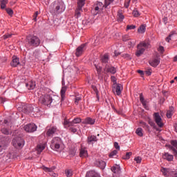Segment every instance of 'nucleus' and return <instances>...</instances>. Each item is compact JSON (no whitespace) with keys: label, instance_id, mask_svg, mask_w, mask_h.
I'll return each instance as SVG.
<instances>
[{"label":"nucleus","instance_id":"40","mask_svg":"<svg viewBox=\"0 0 177 177\" xmlns=\"http://www.w3.org/2000/svg\"><path fill=\"white\" fill-rule=\"evenodd\" d=\"M171 150H173V151H177V141L172 140L171 142Z\"/></svg>","mask_w":177,"mask_h":177},{"label":"nucleus","instance_id":"6","mask_svg":"<svg viewBox=\"0 0 177 177\" xmlns=\"http://www.w3.org/2000/svg\"><path fill=\"white\" fill-rule=\"evenodd\" d=\"M62 144V140L59 137L53 138L51 141L50 147L53 150L57 151L60 149V145Z\"/></svg>","mask_w":177,"mask_h":177},{"label":"nucleus","instance_id":"59","mask_svg":"<svg viewBox=\"0 0 177 177\" xmlns=\"http://www.w3.org/2000/svg\"><path fill=\"white\" fill-rule=\"evenodd\" d=\"M38 15H39V12L36 11L33 15V20H35V21H37V17H38Z\"/></svg>","mask_w":177,"mask_h":177},{"label":"nucleus","instance_id":"51","mask_svg":"<svg viewBox=\"0 0 177 177\" xmlns=\"http://www.w3.org/2000/svg\"><path fill=\"white\" fill-rule=\"evenodd\" d=\"M132 156V152H127L126 155L123 157L124 160H129Z\"/></svg>","mask_w":177,"mask_h":177},{"label":"nucleus","instance_id":"45","mask_svg":"<svg viewBox=\"0 0 177 177\" xmlns=\"http://www.w3.org/2000/svg\"><path fill=\"white\" fill-rule=\"evenodd\" d=\"M114 2V0H104V8L106 9V8L109 6L111 5Z\"/></svg>","mask_w":177,"mask_h":177},{"label":"nucleus","instance_id":"44","mask_svg":"<svg viewBox=\"0 0 177 177\" xmlns=\"http://www.w3.org/2000/svg\"><path fill=\"white\" fill-rule=\"evenodd\" d=\"M122 57H123V59H126V60H131L132 59V57L131 56V55H129L128 53L122 54Z\"/></svg>","mask_w":177,"mask_h":177},{"label":"nucleus","instance_id":"3","mask_svg":"<svg viewBox=\"0 0 177 177\" xmlns=\"http://www.w3.org/2000/svg\"><path fill=\"white\" fill-rule=\"evenodd\" d=\"M160 172L165 177H177V170L166 167H161Z\"/></svg>","mask_w":177,"mask_h":177},{"label":"nucleus","instance_id":"29","mask_svg":"<svg viewBox=\"0 0 177 177\" xmlns=\"http://www.w3.org/2000/svg\"><path fill=\"white\" fill-rule=\"evenodd\" d=\"M176 35H177V32L173 31L169 34V35L167 37H166L165 41L167 42H169V41H171V39H174V37H176Z\"/></svg>","mask_w":177,"mask_h":177},{"label":"nucleus","instance_id":"8","mask_svg":"<svg viewBox=\"0 0 177 177\" xmlns=\"http://www.w3.org/2000/svg\"><path fill=\"white\" fill-rule=\"evenodd\" d=\"M153 120L159 128L164 127V122H162V118L158 112L153 113Z\"/></svg>","mask_w":177,"mask_h":177},{"label":"nucleus","instance_id":"48","mask_svg":"<svg viewBox=\"0 0 177 177\" xmlns=\"http://www.w3.org/2000/svg\"><path fill=\"white\" fill-rule=\"evenodd\" d=\"M118 151L117 150H113V151H111L109 153V157L110 158H114V157H115V156H117Z\"/></svg>","mask_w":177,"mask_h":177},{"label":"nucleus","instance_id":"13","mask_svg":"<svg viewBox=\"0 0 177 177\" xmlns=\"http://www.w3.org/2000/svg\"><path fill=\"white\" fill-rule=\"evenodd\" d=\"M160 62H161V58H160V57H156L150 59L149 61V63L150 66H151V67H157V66L160 64Z\"/></svg>","mask_w":177,"mask_h":177},{"label":"nucleus","instance_id":"15","mask_svg":"<svg viewBox=\"0 0 177 177\" xmlns=\"http://www.w3.org/2000/svg\"><path fill=\"white\" fill-rule=\"evenodd\" d=\"M22 111L25 114H30V113H32L34 111V107L31 104H26L22 107Z\"/></svg>","mask_w":177,"mask_h":177},{"label":"nucleus","instance_id":"34","mask_svg":"<svg viewBox=\"0 0 177 177\" xmlns=\"http://www.w3.org/2000/svg\"><path fill=\"white\" fill-rule=\"evenodd\" d=\"M174 109L173 106L169 107V109L167 111V114H166L167 118H171V117H172V115H174Z\"/></svg>","mask_w":177,"mask_h":177},{"label":"nucleus","instance_id":"35","mask_svg":"<svg viewBox=\"0 0 177 177\" xmlns=\"http://www.w3.org/2000/svg\"><path fill=\"white\" fill-rule=\"evenodd\" d=\"M42 169H44L45 172H50L52 174V172H53V171L56 169V167H47L43 166Z\"/></svg>","mask_w":177,"mask_h":177},{"label":"nucleus","instance_id":"9","mask_svg":"<svg viewBox=\"0 0 177 177\" xmlns=\"http://www.w3.org/2000/svg\"><path fill=\"white\" fill-rule=\"evenodd\" d=\"M37 125H35L34 123L28 124L24 127V131L28 133L35 132V131H37Z\"/></svg>","mask_w":177,"mask_h":177},{"label":"nucleus","instance_id":"20","mask_svg":"<svg viewBox=\"0 0 177 177\" xmlns=\"http://www.w3.org/2000/svg\"><path fill=\"white\" fill-rule=\"evenodd\" d=\"M162 158L163 160H166V161H169V162L174 161V155H171L168 152H165L162 154Z\"/></svg>","mask_w":177,"mask_h":177},{"label":"nucleus","instance_id":"1","mask_svg":"<svg viewBox=\"0 0 177 177\" xmlns=\"http://www.w3.org/2000/svg\"><path fill=\"white\" fill-rule=\"evenodd\" d=\"M66 10V4L62 0H56L51 3V12L54 15H62Z\"/></svg>","mask_w":177,"mask_h":177},{"label":"nucleus","instance_id":"16","mask_svg":"<svg viewBox=\"0 0 177 177\" xmlns=\"http://www.w3.org/2000/svg\"><path fill=\"white\" fill-rule=\"evenodd\" d=\"M117 67L106 64L104 68V71H106V73H109L110 74H115V73H117Z\"/></svg>","mask_w":177,"mask_h":177},{"label":"nucleus","instance_id":"47","mask_svg":"<svg viewBox=\"0 0 177 177\" xmlns=\"http://www.w3.org/2000/svg\"><path fill=\"white\" fill-rule=\"evenodd\" d=\"M140 124L141 127H142V128H145V129H149V128H150L149 124H147V123H146L143 121H140Z\"/></svg>","mask_w":177,"mask_h":177},{"label":"nucleus","instance_id":"11","mask_svg":"<svg viewBox=\"0 0 177 177\" xmlns=\"http://www.w3.org/2000/svg\"><path fill=\"white\" fill-rule=\"evenodd\" d=\"M86 50V44H81L76 49L75 56H77V57H80V56H81V55H82V53H84V52H85Z\"/></svg>","mask_w":177,"mask_h":177},{"label":"nucleus","instance_id":"39","mask_svg":"<svg viewBox=\"0 0 177 177\" xmlns=\"http://www.w3.org/2000/svg\"><path fill=\"white\" fill-rule=\"evenodd\" d=\"M136 133L138 135V136L142 138V136H143V129H142L141 127H138L136 130Z\"/></svg>","mask_w":177,"mask_h":177},{"label":"nucleus","instance_id":"56","mask_svg":"<svg viewBox=\"0 0 177 177\" xmlns=\"http://www.w3.org/2000/svg\"><path fill=\"white\" fill-rule=\"evenodd\" d=\"M136 28V26L134 25H128L127 26V30H135Z\"/></svg>","mask_w":177,"mask_h":177},{"label":"nucleus","instance_id":"14","mask_svg":"<svg viewBox=\"0 0 177 177\" xmlns=\"http://www.w3.org/2000/svg\"><path fill=\"white\" fill-rule=\"evenodd\" d=\"M122 91V85L121 84H116L113 87V92L115 93L118 96L121 95V92Z\"/></svg>","mask_w":177,"mask_h":177},{"label":"nucleus","instance_id":"32","mask_svg":"<svg viewBox=\"0 0 177 177\" xmlns=\"http://www.w3.org/2000/svg\"><path fill=\"white\" fill-rule=\"evenodd\" d=\"M86 0H78L77 1V8L78 10H82V7L85 6Z\"/></svg>","mask_w":177,"mask_h":177},{"label":"nucleus","instance_id":"28","mask_svg":"<svg viewBox=\"0 0 177 177\" xmlns=\"http://www.w3.org/2000/svg\"><path fill=\"white\" fill-rule=\"evenodd\" d=\"M93 142H97V137H96V136H89L87 138V143L91 145V143Z\"/></svg>","mask_w":177,"mask_h":177},{"label":"nucleus","instance_id":"49","mask_svg":"<svg viewBox=\"0 0 177 177\" xmlns=\"http://www.w3.org/2000/svg\"><path fill=\"white\" fill-rule=\"evenodd\" d=\"M65 175L67 177H72L73 176V171L70 170V169L66 170L65 171Z\"/></svg>","mask_w":177,"mask_h":177},{"label":"nucleus","instance_id":"2","mask_svg":"<svg viewBox=\"0 0 177 177\" xmlns=\"http://www.w3.org/2000/svg\"><path fill=\"white\" fill-rule=\"evenodd\" d=\"M26 39L28 45H30V46H33V48H37L41 44V39H39V37L37 36L28 35L26 37Z\"/></svg>","mask_w":177,"mask_h":177},{"label":"nucleus","instance_id":"52","mask_svg":"<svg viewBox=\"0 0 177 177\" xmlns=\"http://www.w3.org/2000/svg\"><path fill=\"white\" fill-rule=\"evenodd\" d=\"M1 132L4 134V135H9L10 133V131H9V129H6V128H3L1 129Z\"/></svg>","mask_w":177,"mask_h":177},{"label":"nucleus","instance_id":"22","mask_svg":"<svg viewBox=\"0 0 177 177\" xmlns=\"http://www.w3.org/2000/svg\"><path fill=\"white\" fill-rule=\"evenodd\" d=\"M95 165L97 167H99L101 169H104L106 168V162L102 160H97L95 162Z\"/></svg>","mask_w":177,"mask_h":177},{"label":"nucleus","instance_id":"64","mask_svg":"<svg viewBox=\"0 0 177 177\" xmlns=\"http://www.w3.org/2000/svg\"><path fill=\"white\" fill-rule=\"evenodd\" d=\"M114 147L117 149V150H120V145H118V142H115L114 143Z\"/></svg>","mask_w":177,"mask_h":177},{"label":"nucleus","instance_id":"4","mask_svg":"<svg viewBox=\"0 0 177 177\" xmlns=\"http://www.w3.org/2000/svg\"><path fill=\"white\" fill-rule=\"evenodd\" d=\"M104 8V4L100 1H96L93 6V8L91 10V13H93V16H96L99 15L103 8Z\"/></svg>","mask_w":177,"mask_h":177},{"label":"nucleus","instance_id":"42","mask_svg":"<svg viewBox=\"0 0 177 177\" xmlns=\"http://www.w3.org/2000/svg\"><path fill=\"white\" fill-rule=\"evenodd\" d=\"M67 91V88L66 86H62L60 93L62 99H64V96L66 95V91Z\"/></svg>","mask_w":177,"mask_h":177},{"label":"nucleus","instance_id":"53","mask_svg":"<svg viewBox=\"0 0 177 177\" xmlns=\"http://www.w3.org/2000/svg\"><path fill=\"white\" fill-rule=\"evenodd\" d=\"M81 10H78V8H77L75 11V17H77V19L81 17Z\"/></svg>","mask_w":177,"mask_h":177},{"label":"nucleus","instance_id":"37","mask_svg":"<svg viewBox=\"0 0 177 177\" xmlns=\"http://www.w3.org/2000/svg\"><path fill=\"white\" fill-rule=\"evenodd\" d=\"M145 32L146 26L145 25H141L138 29V32H139V34H145Z\"/></svg>","mask_w":177,"mask_h":177},{"label":"nucleus","instance_id":"55","mask_svg":"<svg viewBox=\"0 0 177 177\" xmlns=\"http://www.w3.org/2000/svg\"><path fill=\"white\" fill-rule=\"evenodd\" d=\"M6 10L9 16H13V10L11 8H6Z\"/></svg>","mask_w":177,"mask_h":177},{"label":"nucleus","instance_id":"24","mask_svg":"<svg viewBox=\"0 0 177 177\" xmlns=\"http://www.w3.org/2000/svg\"><path fill=\"white\" fill-rule=\"evenodd\" d=\"M138 46V48H144L145 50H146V49H149V48H150V43L144 41L140 42Z\"/></svg>","mask_w":177,"mask_h":177},{"label":"nucleus","instance_id":"30","mask_svg":"<svg viewBox=\"0 0 177 177\" xmlns=\"http://www.w3.org/2000/svg\"><path fill=\"white\" fill-rule=\"evenodd\" d=\"M46 145L45 144H39L37 147V151L38 154H41L44 150H45Z\"/></svg>","mask_w":177,"mask_h":177},{"label":"nucleus","instance_id":"21","mask_svg":"<svg viewBox=\"0 0 177 177\" xmlns=\"http://www.w3.org/2000/svg\"><path fill=\"white\" fill-rule=\"evenodd\" d=\"M101 62L102 64H107L110 62V55L109 54H104L100 57Z\"/></svg>","mask_w":177,"mask_h":177},{"label":"nucleus","instance_id":"18","mask_svg":"<svg viewBox=\"0 0 177 177\" xmlns=\"http://www.w3.org/2000/svg\"><path fill=\"white\" fill-rule=\"evenodd\" d=\"M20 64V59L16 55L12 56V62H10L11 67H17Z\"/></svg>","mask_w":177,"mask_h":177},{"label":"nucleus","instance_id":"36","mask_svg":"<svg viewBox=\"0 0 177 177\" xmlns=\"http://www.w3.org/2000/svg\"><path fill=\"white\" fill-rule=\"evenodd\" d=\"M64 128L68 129L69 132H71L72 133H75V132H77V129L74 127V125L64 127Z\"/></svg>","mask_w":177,"mask_h":177},{"label":"nucleus","instance_id":"41","mask_svg":"<svg viewBox=\"0 0 177 177\" xmlns=\"http://www.w3.org/2000/svg\"><path fill=\"white\" fill-rule=\"evenodd\" d=\"M136 44V40L133 39H129V42H128V45L129 46V48H133V46H135Z\"/></svg>","mask_w":177,"mask_h":177},{"label":"nucleus","instance_id":"58","mask_svg":"<svg viewBox=\"0 0 177 177\" xmlns=\"http://www.w3.org/2000/svg\"><path fill=\"white\" fill-rule=\"evenodd\" d=\"M129 3H131V0H128L127 1L124 2V8L128 9L129 8Z\"/></svg>","mask_w":177,"mask_h":177},{"label":"nucleus","instance_id":"12","mask_svg":"<svg viewBox=\"0 0 177 177\" xmlns=\"http://www.w3.org/2000/svg\"><path fill=\"white\" fill-rule=\"evenodd\" d=\"M59 103H60V97L57 95H51V99L50 100V106H57Z\"/></svg>","mask_w":177,"mask_h":177},{"label":"nucleus","instance_id":"54","mask_svg":"<svg viewBox=\"0 0 177 177\" xmlns=\"http://www.w3.org/2000/svg\"><path fill=\"white\" fill-rule=\"evenodd\" d=\"M134 161L137 162V164H140L142 162V157L140 156H137L134 158Z\"/></svg>","mask_w":177,"mask_h":177},{"label":"nucleus","instance_id":"61","mask_svg":"<svg viewBox=\"0 0 177 177\" xmlns=\"http://www.w3.org/2000/svg\"><path fill=\"white\" fill-rule=\"evenodd\" d=\"M123 41H129V36H128V35H126L124 36H123L122 38Z\"/></svg>","mask_w":177,"mask_h":177},{"label":"nucleus","instance_id":"63","mask_svg":"<svg viewBox=\"0 0 177 177\" xmlns=\"http://www.w3.org/2000/svg\"><path fill=\"white\" fill-rule=\"evenodd\" d=\"M158 52H160V53H162L164 52V47L160 46H159V48H158Z\"/></svg>","mask_w":177,"mask_h":177},{"label":"nucleus","instance_id":"17","mask_svg":"<svg viewBox=\"0 0 177 177\" xmlns=\"http://www.w3.org/2000/svg\"><path fill=\"white\" fill-rule=\"evenodd\" d=\"M57 132V127L53 126L47 129L46 136L52 138Z\"/></svg>","mask_w":177,"mask_h":177},{"label":"nucleus","instance_id":"33","mask_svg":"<svg viewBox=\"0 0 177 177\" xmlns=\"http://www.w3.org/2000/svg\"><path fill=\"white\" fill-rule=\"evenodd\" d=\"M140 102L142 103V106L146 109V110H148L147 104H146V100H145V97H143V95L142 94L140 95Z\"/></svg>","mask_w":177,"mask_h":177},{"label":"nucleus","instance_id":"10","mask_svg":"<svg viewBox=\"0 0 177 177\" xmlns=\"http://www.w3.org/2000/svg\"><path fill=\"white\" fill-rule=\"evenodd\" d=\"M80 122H81V118H76L71 122H70V120H68L67 119H64V127H71L75 124H80Z\"/></svg>","mask_w":177,"mask_h":177},{"label":"nucleus","instance_id":"43","mask_svg":"<svg viewBox=\"0 0 177 177\" xmlns=\"http://www.w3.org/2000/svg\"><path fill=\"white\" fill-rule=\"evenodd\" d=\"M8 0H0L1 8L5 9V8H6V4L8 3Z\"/></svg>","mask_w":177,"mask_h":177},{"label":"nucleus","instance_id":"23","mask_svg":"<svg viewBox=\"0 0 177 177\" xmlns=\"http://www.w3.org/2000/svg\"><path fill=\"white\" fill-rule=\"evenodd\" d=\"M88 150L86 149V148H81L80 149V156L82 158H86V157H88Z\"/></svg>","mask_w":177,"mask_h":177},{"label":"nucleus","instance_id":"26","mask_svg":"<svg viewBox=\"0 0 177 177\" xmlns=\"http://www.w3.org/2000/svg\"><path fill=\"white\" fill-rule=\"evenodd\" d=\"M93 64L96 69L97 74L98 75H100V74H102V66H100V64L99 63H97V61H96V60L93 62Z\"/></svg>","mask_w":177,"mask_h":177},{"label":"nucleus","instance_id":"38","mask_svg":"<svg viewBox=\"0 0 177 177\" xmlns=\"http://www.w3.org/2000/svg\"><path fill=\"white\" fill-rule=\"evenodd\" d=\"M124 19H125V16H124V15H122L121 13V12H118V15H117V21H122V20H124Z\"/></svg>","mask_w":177,"mask_h":177},{"label":"nucleus","instance_id":"60","mask_svg":"<svg viewBox=\"0 0 177 177\" xmlns=\"http://www.w3.org/2000/svg\"><path fill=\"white\" fill-rule=\"evenodd\" d=\"M111 80L112 82L115 84V85L117 84V78H115L114 76H111Z\"/></svg>","mask_w":177,"mask_h":177},{"label":"nucleus","instance_id":"7","mask_svg":"<svg viewBox=\"0 0 177 177\" xmlns=\"http://www.w3.org/2000/svg\"><path fill=\"white\" fill-rule=\"evenodd\" d=\"M12 143L14 147L16 149H20L24 146V139L20 137H17L12 140Z\"/></svg>","mask_w":177,"mask_h":177},{"label":"nucleus","instance_id":"57","mask_svg":"<svg viewBox=\"0 0 177 177\" xmlns=\"http://www.w3.org/2000/svg\"><path fill=\"white\" fill-rule=\"evenodd\" d=\"M80 100H81V97H76L75 99V104L77 106L78 103H80Z\"/></svg>","mask_w":177,"mask_h":177},{"label":"nucleus","instance_id":"27","mask_svg":"<svg viewBox=\"0 0 177 177\" xmlns=\"http://www.w3.org/2000/svg\"><path fill=\"white\" fill-rule=\"evenodd\" d=\"M145 48L139 47V46H137V50L136 52V56L137 57H140V56H142L145 53Z\"/></svg>","mask_w":177,"mask_h":177},{"label":"nucleus","instance_id":"5","mask_svg":"<svg viewBox=\"0 0 177 177\" xmlns=\"http://www.w3.org/2000/svg\"><path fill=\"white\" fill-rule=\"evenodd\" d=\"M51 96L50 94H43L40 96L39 99V103L44 104V106H50V99Z\"/></svg>","mask_w":177,"mask_h":177},{"label":"nucleus","instance_id":"19","mask_svg":"<svg viewBox=\"0 0 177 177\" xmlns=\"http://www.w3.org/2000/svg\"><path fill=\"white\" fill-rule=\"evenodd\" d=\"M95 122H96V120L92 118H85L82 124H85L86 125H94Z\"/></svg>","mask_w":177,"mask_h":177},{"label":"nucleus","instance_id":"62","mask_svg":"<svg viewBox=\"0 0 177 177\" xmlns=\"http://www.w3.org/2000/svg\"><path fill=\"white\" fill-rule=\"evenodd\" d=\"M10 37H12L11 34H7V35H4L3 38V39H8V38H10Z\"/></svg>","mask_w":177,"mask_h":177},{"label":"nucleus","instance_id":"46","mask_svg":"<svg viewBox=\"0 0 177 177\" xmlns=\"http://www.w3.org/2000/svg\"><path fill=\"white\" fill-rule=\"evenodd\" d=\"M75 153H77V149L75 148H71L69 150V154L70 156H72V157H74V156H75Z\"/></svg>","mask_w":177,"mask_h":177},{"label":"nucleus","instance_id":"50","mask_svg":"<svg viewBox=\"0 0 177 177\" xmlns=\"http://www.w3.org/2000/svg\"><path fill=\"white\" fill-rule=\"evenodd\" d=\"M133 15L134 16V17H139V16H140V12H139V11L136 9H134L133 10Z\"/></svg>","mask_w":177,"mask_h":177},{"label":"nucleus","instance_id":"25","mask_svg":"<svg viewBox=\"0 0 177 177\" xmlns=\"http://www.w3.org/2000/svg\"><path fill=\"white\" fill-rule=\"evenodd\" d=\"M86 177H100V174L93 170H91L86 173Z\"/></svg>","mask_w":177,"mask_h":177},{"label":"nucleus","instance_id":"31","mask_svg":"<svg viewBox=\"0 0 177 177\" xmlns=\"http://www.w3.org/2000/svg\"><path fill=\"white\" fill-rule=\"evenodd\" d=\"M26 86L29 90L35 89V83L32 81H30L28 83L26 84Z\"/></svg>","mask_w":177,"mask_h":177}]
</instances>
